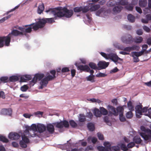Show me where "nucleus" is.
<instances>
[{
  "instance_id": "nucleus-34",
  "label": "nucleus",
  "mask_w": 151,
  "mask_h": 151,
  "mask_svg": "<svg viewBox=\"0 0 151 151\" xmlns=\"http://www.w3.org/2000/svg\"><path fill=\"white\" fill-rule=\"evenodd\" d=\"M48 81L45 77L43 78L40 82V83L42 86H46L48 83Z\"/></svg>"
},
{
  "instance_id": "nucleus-54",
  "label": "nucleus",
  "mask_w": 151,
  "mask_h": 151,
  "mask_svg": "<svg viewBox=\"0 0 151 151\" xmlns=\"http://www.w3.org/2000/svg\"><path fill=\"white\" fill-rule=\"evenodd\" d=\"M19 144L21 147L22 148H26L27 146V144L22 140L20 141Z\"/></svg>"
},
{
  "instance_id": "nucleus-46",
  "label": "nucleus",
  "mask_w": 151,
  "mask_h": 151,
  "mask_svg": "<svg viewBox=\"0 0 151 151\" xmlns=\"http://www.w3.org/2000/svg\"><path fill=\"white\" fill-rule=\"evenodd\" d=\"M22 141L28 144L29 142V140L27 137L25 135H24L22 137Z\"/></svg>"
},
{
  "instance_id": "nucleus-37",
  "label": "nucleus",
  "mask_w": 151,
  "mask_h": 151,
  "mask_svg": "<svg viewBox=\"0 0 151 151\" xmlns=\"http://www.w3.org/2000/svg\"><path fill=\"white\" fill-rule=\"evenodd\" d=\"M19 78L17 76H13L9 77V80L10 81L14 82L18 81Z\"/></svg>"
},
{
  "instance_id": "nucleus-9",
  "label": "nucleus",
  "mask_w": 151,
  "mask_h": 151,
  "mask_svg": "<svg viewBox=\"0 0 151 151\" xmlns=\"http://www.w3.org/2000/svg\"><path fill=\"white\" fill-rule=\"evenodd\" d=\"M89 10L88 7L87 6L76 7L73 8V11L75 12H78L82 11L83 13H86Z\"/></svg>"
},
{
  "instance_id": "nucleus-18",
  "label": "nucleus",
  "mask_w": 151,
  "mask_h": 151,
  "mask_svg": "<svg viewBox=\"0 0 151 151\" xmlns=\"http://www.w3.org/2000/svg\"><path fill=\"white\" fill-rule=\"evenodd\" d=\"M20 137V135L16 132H11L9 135V138L12 140H17Z\"/></svg>"
},
{
  "instance_id": "nucleus-56",
  "label": "nucleus",
  "mask_w": 151,
  "mask_h": 151,
  "mask_svg": "<svg viewBox=\"0 0 151 151\" xmlns=\"http://www.w3.org/2000/svg\"><path fill=\"white\" fill-rule=\"evenodd\" d=\"M98 137L99 139L101 140H103L104 139V137L103 135L100 132H98L97 134Z\"/></svg>"
},
{
  "instance_id": "nucleus-12",
  "label": "nucleus",
  "mask_w": 151,
  "mask_h": 151,
  "mask_svg": "<svg viewBox=\"0 0 151 151\" xmlns=\"http://www.w3.org/2000/svg\"><path fill=\"white\" fill-rule=\"evenodd\" d=\"M132 38L131 36L129 35H126L121 38L122 42L126 44H129L132 41Z\"/></svg>"
},
{
  "instance_id": "nucleus-42",
  "label": "nucleus",
  "mask_w": 151,
  "mask_h": 151,
  "mask_svg": "<svg viewBox=\"0 0 151 151\" xmlns=\"http://www.w3.org/2000/svg\"><path fill=\"white\" fill-rule=\"evenodd\" d=\"M89 66L92 69L94 70L98 69V67H97L96 64L93 62H90L89 63Z\"/></svg>"
},
{
  "instance_id": "nucleus-45",
  "label": "nucleus",
  "mask_w": 151,
  "mask_h": 151,
  "mask_svg": "<svg viewBox=\"0 0 151 151\" xmlns=\"http://www.w3.org/2000/svg\"><path fill=\"white\" fill-rule=\"evenodd\" d=\"M8 78L7 76L2 77L0 78V81L5 83L8 82Z\"/></svg>"
},
{
  "instance_id": "nucleus-17",
  "label": "nucleus",
  "mask_w": 151,
  "mask_h": 151,
  "mask_svg": "<svg viewBox=\"0 0 151 151\" xmlns=\"http://www.w3.org/2000/svg\"><path fill=\"white\" fill-rule=\"evenodd\" d=\"M108 144H109V142H105L104 143V145L105 147L99 146L97 147V149L99 151H108L109 148L108 147Z\"/></svg>"
},
{
  "instance_id": "nucleus-55",
  "label": "nucleus",
  "mask_w": 151,
  "mask_h": 151,
  "mask_svg": "<svg viewBox=\"0 0 151 151\" xmlns=\"http://www.w3.org/2000/svg\"><path fill=\"white\" fill-rule=\"evenodd\" d=\"M119 119L122 122H124L126 121V119L123 115V114H122L119 115Z\"/></svg>"
},
{
  "instance_id": "nucleus-27",
  "label": "nucleus",
  "mask_w": 151,
  "mask_h": 151,
  "mask_svg": "<svg viewBox=\"0 0 151 151\" xmlns=\"http://www.w3.org/2000/svg\"><path fill=\"white\" fill-rule=\"evenodd\" d=\"M147 4V0H139V5L141 7H145Z\"/></svg>"
},
{
  "instance_id": "nucleus-30",
  "label": "nucleus",
  "mask_w": 151,
  "mask_h": 151,
  "mask_svg": "<svg viewBox=\"0 0 151 151\" xmlns=\"http://www.w3.org/2000/svg\"><path fill=\"white\" fill-rule=\"evenodd\" d=\"M100 8V6L99 4H96L94 5L92 4V6H91L89 10L91 11V12L95 11L97 10Z\"/></svg>"
},
{
  "instance_id": "nucleus-36",
  "label": "nucleus",
  "mask_w": 151,
  "mask_h": 151,
  "mask_svg": "<svg viewBox=\"0 0 151 151\" xmlns=\"http://www.w3.org/2000/svg\"><path fill=\"white\" fill-rule=\"evenodd\" d=\"M94 77V75H90L88 76L86 78L87 81H90L91 82L93 83L95 82Z\"/></svg>"
},
{
  "instance_id": "nucleus-7",
  "label": "nucleus",
  "mask_w": 151,
  "mask_h": 151,
  "mask_svg": "<svg viewBox=\"0 0 151 151\" xmlns=\"http://www.w3.org/2000/svg\"><path fill=\"white\" fill-rule=\"evenodd\" d=\"M44 75L43 73H37L35 74L32 80L31 81L29 84L30 86H33L37 81V80H40L44 77Z\"/></svg>"
},
{
  "instance_id": "nucleus-62",
  "label": "nucleus",
  "mask_w": 151,
  "mask_h": 151,
  "mask_svg": "<svg viewBox=\"0 0 151 151\" xmlns=\"http://www.w3.org/2000/svg\"><path fill=\"white\" fill-rule=\"evenodd\" d=\"M86 117L90 119H92L93 117L92 113L91 112H87L86 114Z\"/></svg>"
},
{
  "instance_id": "nucleus-43",
  "label": "nucleus",
  "mask_w": 151,
  "mask_h": 151,
  "mask_svg": "<svg viewBox=\"0 0 151 151\" xmlns=\"http://www.w3.org/2000/svg\"><path fill=\"white\" fill-rule=\"evenodd\" d=\"M100 110L101 113V114L105 115H106L108 114V111L104 107H102L100 108Z\"/></svg>"
},
{
  "instance_id": "nucleus-29",
  "label": "nucleus",
  "mask_w": 151,
  "mask_h": 151,
  "mask_svg": "<svg viewBox=\"0 0 151 151\" xmlns=\"http://www.w3.org/2000/svg\"><path fill=\"white\" fill-rule=\"evenodd\" d=\"M44 5L43 4L39 5L37 10V12L38 14H41L43 12L44 9Z\"/></svg>"
},
{
  "instance_id": "nucleus-63",
  "label": "nucleus",
  "mask_w": 151,
  "mask_h": 151,
  "mask_svg": "<svg viewBox=\"0 0 151 151\" xmlns=\"http://www.w3.org/2000/svg\"><path fill=\"white\" fill-rule=\"evenodd\" d=\"M33 114H31L27 113L24 114L23 116L26 118H30V117L33 116Z\"/></svg>"
},
{
  "instance_id": "nucleus-58",
  "label": "nucleus",
  "mask_w": 151,
  "mask_h": 151,
  "mask_svg": "<svg viewBox=\"0 0 151 151\" xmlns=\"http://www.w3.org/2000/svg\"><path fill=\"white\" fill-rule=\"evenodd\" d=\"M125 8L128 11H132L133 9V7L132 6L129 5L125 6Z\"/></svg>"
},
{
  "instance_id": "nucleus-32",
  "label": "nucleus",
  "mask_w": 151,
  "mask_h": 151,
  "mask_svg": "<svg viewBox=\"0 0 151 151\" xmlns=\"http://www.w3.org/2000/svg\"><path fill=\"white\" fill-rule=\"evenodd\" d=\"M127 107L129 110L131 111H133L134 110V107L131 101H129L127 104Z\"/></svg>"
},
{
  "instance_id": "nucleus-33",
  "label": "nucleus",
  "mask_w": 151,
  "mask_h": 151,
  "mask_svg": "<svg viewBox=\"0 0 151 151\" xmlns=\"http://www.w3.org/2000/svg\"><path fill=\"white\" fill-rule=\"evenodd\" d=\"M94 115L97 117H100L101 116V113L98 109H95L94 110Z\"/></svg>"
},
{
  "instance_id": "nucleus-64",
  "label": "nucleus",
  "mask_w": 151,
  "mask_h": 151,
  "mask_svg": "<svg viewBox=\"0 0 151 151\" xmlns=\"http://www.w3.org/2000/svg\"><path fill=\"white\" fill-rule=\"evenodd\" d=\"M143 29L146 32H149L150 31V28L147 26H145L143 27Z\"/></svg>"
},
{
  "instance_id": "nucleus-35",
  "label": "nucleus",
  "mask_w": 151,
  "mask_h": 151,
  "mask_svg": "<svg viewBox=\"0 0 151 151\" xmlns=\"http://www.w3.org/2000/svg\"><path fill=\"white\" fill-rule=\"evenodd\" d=\"M117 2H116L115 1L112 0H110L107 3V5L108 6L112 7L116 5Z\"/></svg>"
},
{
  "instance_id": "nucleus-4",
  "label": "nucleus",
  "mask_w": 151,
  "mask_h": 151,
  "mask_svg": "<svg viewBox=\"0 0 151 151\" xmlns=\"http://www.w3.org/2000/svg\"><path fill=\"white\" fill-rule=\"evenodd\" d=\"M60 12L61 13V16L59 17V18L65 17L67 18H70L73 15V12L72 10H68L66 7L62 8L60 7Z\"/></svg>"
},
{
  "instance_id": "nucleus-38",
  "label": "nucleus",
  "mask_w": 151,
  "mask_h": 151,
  "mask_svg": "<svg viewBox=\"0 0 151 151\" xmlns=\"http://www.w3.org/2000/svg\"><path fill=\"white\" fill-rule=\"evenodd\" d=\"M143 38L142 37L138 36L135 38L134 41L137 43H140L143 41Z\"/></svg>"
},
{
  "instance_id": "nucleus-22",
  "label": "nucleus",
  "mask_w": 151,
  "mask_h": 151,
  "mask_svg": "<svg viewBox=\"0 0 151 151\" xmlns=\"http://www.w3.org/2000/svg\"><path fill=\"white\" fill-rule=\"evenodd\" d=\"M46 128L47 131L50 134H53L55 131L53 125L52 124H48L47 125Z\"/></svg>"
},
{
  "instance_id": "nucleus-1",
  "label": "nucleus",
  "mask_w": 151,
  "mask_h": 151,
  "mask_svg": "<svg viewBox=\"0 0 151 151\" xmlns=\"http://www.w3.org/2000/svg\"><path fill=\"white\" fill-rule=\"evenodd\" d=\"M54 19H55L54 17L53 18L40 19L37 22V24L34 27V28L35 29L42 28L44 27L46 23L52 24L55 21L54 20Z\"/></svg>"
},
{
  "instance_id": "nucleus-41",
  "label": "nucleus",
  "mask_w": 151,
  "mask_h": 151,
  "mask_svg": "<svg viewBox=\"0 0 151 151\" xmlns=\"http://www.w3.org/2000/svg\"><path fill=\"white\" fill-rule=\"evenodd\" d=\"M86 120V117L84 114H80L79 117V121L80 122H84Z\"/></svg>"
},
{
  "instance_id": "nucleus-40",
  "label": "nucleus",
  "mask_w": 151,
  "mask_h": 151,
  "mask_svg": "<svg viewBox=\"0 0 151 151\" xmlns=\"http://www.w3.org/2000/svg\"><path fill=\"white\" fill-rule=\"evenodd\" d=\"M127 18L128 20L131 22H133L135 21V17L131 14L128 15Z\"/></svg>"
},
{
  "instance_id": "nucleus-28",
  "label": "nucleus",
  "mask_w": 151,
  "mask_h": 151,
  "mask_svg": "<svg viewBox=\"0 0 151 151\" xmlns=\"http://www.w3.org/2000/svg\"><path fill=\"white\" fill-rule=\"evenodd\" d=\"M144 52V50H142L140 52H132V56L134 57V56L138 57L142 55Z\"/></svg>"
},
{
  "instance_id": "nucleus-50",
  "label": "nucleus",
  "mask_w": 151,
  "mask_h": 151,
  "mask_svg": "<svg viewBox=\"0 0 151 151\" xmlns=\"http://www.w3.org/2000/svg\"><path fill=\"white\" fill-rule=\"evenodd\" d=\"M43 114V112L40 111H37V112H35L33 114L36 116H37L38 117H40V115L41 116H42Z\"/></svg>"
},
{
  "instance_id": "nucleus-31",
  "label": "nucleus",
  "mask_w": 151,
  "mask_h": 151,
  "mask_svg": "<svg viewBox=\"0 0 151 151\" xmlns=\"http://www.w3.org/2000/svg\"><path fill=\"white\" fill-rule=\"evenodd\" d=\"M133 140L136 144H139L142 141L140 137L138 136H135L133 138Z\"/></svg>"
},
{
  "instance_id": "nucleus-10",
  "label": "nucleus",
  "mask_w": 151,
  "mask_h": 151,
  "mask_svg": "<svg viewBox=\"0 0 151 151\" xmlns=\"http://www.w3.org/2000/svg\"><path fill=\"white\" fill-rule=\"evenodd\" d=\"M142 106L141 104L137 105L135 107L136 115L137 118H140L141 117L140 116L142 115Z\"/></svg>"
},
{
  "instance_id": "nucleus-44",
  "label": "nucleus",
  "mask_w": 151,
  "mask_h": 151,
  "mask_svg": "<svg viewBox=\"0 0 151 151\" xmlns=\"http://www.w3.org/2000/svg\"><path fill=\"white\" fill-rule=\"evenodd\" d=\"M132 111H130L127 112L126 114V116L127 119H131L133 116V114L132 112Z\"/></svg>"
},
{
  "instance_id": "nucleus-52",
  "label": "nucleus",
  "mask_w": 151,
  "mask_h": 151,
  "mask_svg": "<svg viewBox=\"0 0 151 151\" xmlns=\"http://www.w3.org/2000/svg\"><path fill=\"white\" fill-rule=\"evenodd\" d=\"M70 126L73 128H75L77 126V124L73 120H71L69 121Z\"/></svg>"
},
{
  "instance_id": "nucleus-2",
  "label": "nucleus",
  "mask_w": 151,
  "mask_h": 151,
  "mask_svg": "<svg viewBox=\"0 0 151 151\" xmlns=\"http://www.w3.org/2000/svg\"><path fill=\"white\" fill-rule=\"evenodd\" d=\"M140 129L142 131L146 132L148 134H147L144 132H140L139 133L140 135L145 140L151 141V130L148 128L146 129L143 126H141Z\"/></svg>"
},
{
  "instance_id": "nucleus-59",
  "label": "nucleus",
  "mask_w": 151,
  "mask_h": 151,
  "mask_svg": "<svg viewBox=\"0 0 151 151\" xmlns=\"http://www.w3.org/2000/svg\"><path fill=\"white\" fill-rule=\"evenodd\" d=\"M131 47V50H138L139 49V47L136 45H133L132 47Z\"/></svg>"
},
{
  "instance_id": "nucleus-51",
  "label": "nucleus",
  "mask_w": 151,
  "mask_h": 151,
  "mask_svg": "<svg viewBox=\"0 0 151 151\" xmlns=\"http://www.w3.org/2000/svg\"><path fill=\"white\" fill-rule=\"evenodd\" d=\"M120 147L122 150L123 151H127L128 150L127 147L124 144H122L120 145Z\"/></svg>"
},
{
  "instance_id": "nucleus-21",
  "label": "nucleus",
  "mask_w": 151,
  "mask_h": 151,
  "mask_svg": "<svg viewBox=\"0 0 151 151\" xmlns=\"http://www.w3.org/2000/svg\"><path fill=\"white\" fill-rule=\"evenodd\" d=\"M12 110L11 109H2L1 111V113L4 115H10L12 114Z\"/></svg>"
},
{
  "instance_id": "nucleus-47",
  "label": "nucleus",
  "mask_w": 151,
  "mask_h": 151,
  "mask_svg": "<svg viewBox=\"0 0 151 151\" xmlns=\"http://www.w3.org/2000/svg\"><path fill=\"white\" fill-rule=\"evenodd\" d=\"M0 141L5 143H7L9 142L8 139L5 137L3 136H0Z\"/></svg>"
},
{
  "instance_id": "nucleus-48",
  "label": "nucleus",
  "mask_w": 151,
  "mask_h": 151,
  "mask_svg": "<svg viewBox=\"0 0 151 151\" xmlns=\"http://www.w3.org/2000/svg\"><path fill=\"white\" fill-rule=\"evenodd\" d=\"M117 111L118 112V113L119 114H123L124 108L121 106L118 107L117 108Z\"/></svg>"
},
{
  "instance_id": "nucleus-16",
  "label": "nucleus",
  "mask_w": 151,
  "mask_h": 151,
  "mask_svg": "<svg viewBox=\"0 0 151 151\" xmlns=\"http://www.w3.org/2000/svg\"><path fill=\"white\" fill-rule=\"evenodd\" d=\"M107 108L109 111V113L110 114H112L114 116H117L118 115L117 111V109L112 106L109 105L107 106Z\"/></svg>"
},
{
  "instance_id": "nucleus-57",
  "label": "nucleus",
  "mask_w": 151,
  "mask_h": 151,
  "mask_svg": "<svg viewBox=\"0 0 151 151\" xmlns=\"http://www.w3.org/2000/svg\"><path fill=\"white\" fill-rule=\"evenodd\" d=\"M135 145V143L133 142H131L128 144L127 147L128 148H132Z\"/></svg>"
},
{
  "instance_id": "nucleus-20",
  "label": "nucleus",
  "mask_w": 151,
  "mask_h": 151,
  "mask_svg": "<svg viewBox=\"0 0 151 151\" xmlns=\"http://www.w3.org/2000/svg\"><path fill=\"white\" fill-rule=\"evenodd\" d=\"M109 63H106L105 61H100L98 64L99 67L101 69H103L106 68L109 65Z\"/></svg>"
},
{
  "instance_id": "nucleus-24",
  "label": "nucleus",
  "mask_w": 151,
  "mask_h": 151,
  "mask_svg": "<svg viewBox=\"0 0 151 151\" xmlns=\"http://www.w3.org/2000/svg\"><path fill=\"white\" fill-rule=\"evenodd\" d=\"M117 56L116 54L111 53L108 54V58L116 64Z\"/></svg>"
},
{
  "instance_id": "nucleus-11",
  "label": "nucleus",
  "mask_w": 151,
  "mask_h": 151,
  "mask_svg": "<svg viewBox=\"0 0 151 151\" xmlns=\"http://www.w3.org/2000/svg\"><path fill=\"white\" fill-rule=\"evenodd\" d=\"M75 65L77 67V69L78 70H80L81 71H85L88 72L90 70V68L87 65H78L77 63H76L75 64Z\"/></svg>"
},
{
  "instance_id": "nucleus-3",
  "label": "nucleus",
  "mask_w": 151,
  "mask_h": 151,
  "mask_svg": "<svg viewBox=\"0 0 151 151\" xmlns=\"http://www.w3.org/2000/svg\"><path fill=\"white\" fill-rule=\"evenodd\" d=\"M37 24L36 23H32L30 24L27 25L23 26L22 27H19L18 29L24 33H30L32 31V28L34 31H36L38 29H35L34 28V27Z\"/></svg>"
},
{
  "instance_id": "nucleus-6",
  "label": "nucleus",
  "mask_w": 151,
  "mask_h": 151,
  "mask_svg": "<svg viewBox=\"0 0 151 151\" xmlns=\"http://www.w3.org/2000/svg\"><path fill=\"white\" fill-rule=\"evenodd\" d=\"M12 37L9 34L6 36H4L0 37V47L4 46V42L5 45L9 46L10 44L11 39Z\"/></svg>"
},
{
  "instance_id": "nucleus-8",
  "label": "nucleus",
  "mask_w": 151,
  "mask_h": 151,
  "mask_svg": "<svg viewBox=\"0 0 151 151\" xmlns=\"http://www.w3.org/2000/svg\"><path fill=\"white\" fill-rule=\"evenodd\" d=\"M56 125V127L58 128H62L63 127L68 128L69 126L68 122L66 120L61 121L60 122H57L54 124Z\"/></svg>"
},
{
  "instance_id": "nucleus-13",
  "label": "nucleus",
  "mask_w": 151,
  "mask_h": 151,
  "mask_svg": "<svg viewBox=\"0 0 151 151\" xmlns=\"http://www.w3.org/2000/svg\"><path fill=\"white\" fill-rule=\"evenodd\" d=\"M19 35L26 36L27 34L26 33H24L22 32H20L17 29H13L11 33L9 34V35H10L12 38L13 36H17Z\"/></svg>"
},
{
  "instance_id": "nucleus-60",
  "label": "nucleus",
  "mask_w": 151,
  "mask_h": 151,
  "mask_svg": "<svg viewBox=\"0 0 151 151\" xmlns=\"http://www.w3.org/2000/svg\"><path fill=\"white\" fill-rule=\"evenodd\" d=\"M126 4V3L125 1H120L119 2H117L116 5H121L122 6H125Z\"/></svg>"
},
{
  "instance_id": "nucleus-25",
  "label": "nucleus",
  "mask_w": 151,
  "mask_h": 151,
  "mask_svg": "<svg viewBox=\"0 0 151 151\" xmlns=\"http://www.w3.org/2000/svg\"><path fill=\"white\" fill-rule=\"evenodd\" d=\"M108 147L109 148L108 151H118L120 150V147L118 146H111V145L109 142V144H108Z\"/></svg>"
},
{
  "instance_id": "nucleus-61",
  "label": "nucleus",
  "mask_w": 151,
  "mask_h": 151,
  "mask_svg": "<svg viewBox=\"0 0 151 151\" xmlns=\"http://www.w3.org/2000/svg\"><path fill=\"white\" fill-rule=\"evenodd\" d=\"M100 54H101V55L104 58H105L106 59H108V54H107L106 53L103 52H100Z\"/></svg>"
},
{
  "instance_id": "nucleus-53",
  "label": "nucleus",
  "mask_w": 151,
  "mask_h": 151,
  "mask_svg": "<svg viewBox=\"0 0 151 151\" xmlns=\"http://www.w3.org/2000/svg\"><path fill=\"white\" fill-rule=\"evenodd\" d=\"M29 87L28 86L26 85H24V86H22L21 87V90L25 92L27 91V90L28 89Z\"/></svg>"
},
{
  "instance_id": "nucleus-19",
  "label": "nucleus",
  "mask_w": 151,
  "mask_h": 151,
  "mask_svg": "<svg viewBox=\"0 0 151 151\" xmlns=\"http://www.w3.org/2000/svg\"><path fill=\"white\" fill-rule=\"evenodd\" d=\"M26 129L24 130V135H28V137L30 138V137H34L35 136V134H31L29 132L30 131V127L28 126H25Z\"/></svg>"
},
{
  "instance_id": "nucleus-23",
  "label": "nucleus",
  "mask_w": 151,
  "mask_h": 151,
  "mask_svg": "<svg viewBox=\"0 0 151 151\" xmlns=\"http://www.w3.org/2000/svg\"><path fill=\"white\" fill-rule=\"evenodd\" d=\"M46 130V127L44 124H39L37 125V131L40 133H42Z\"/></svg>"
},
{
  "instance_id": "nucleus-26",
  "label": "nucleus",
  "mask_w": 151,
  "mask_h": 151,
  "mask_svg": "<svg viewBox=\"0 0 151 151\" xmlns=\"http://www.w3.org/2000/svg\"><path fill=\"white\" fill-rule=\"evenodd\" d=\"M123 9V7L122 6H116L113 8V11L114 13H118L120 12Z\"/></svg>"
},
{
  "instance_id": "nucleus-14",
  "label": "nucleus",
  "mask_w": 151,
  "mask_h": 151,
  "mask_svg": "<svg viewBox=\"0 0 151 151\" xmlns=\"http://www.w3.org/2000/svg\"><path fill=\"white\" fill-rule=\"evenodd\" d=\"M50 73L52 75H50L49 73H47V76L45 77L48 81L53 80L56 77V71L55 70H51L50 71Z\"/></svg>"
},
{
  "instance_id": "nucleus-49",
  "label": "nucleus",
  "mask_w": 151,
  "mask_h": 151,
  "mask_svg": "<svg viewBox=\"0 0 151 151\" xmlns=\"http://www.w3.org/2000/svg\"><path fill=\"white\" fill-rule=\"evenodd\" d=\"M30 131L32 130L33 132L37 131V125L36 126L35 124H32L31 127H30Z\"/></svg>"
},
{
  "instance_id": "nucleus-39",
  "label": "nucleus",
  "mask_w": 151,
  "mask_h": 151,
  "mask_svg": "<svg viewBox=\"0 0 151 151\" xmlns=\"http://www.w3.org/2000/svg\"><path fill=\"white\" fill-rule=\"evenodd\" d=\"M87 127L89 130L91 131L94 130L95 127L94 124L91 123H89L88 124Z\"/></svg>"
},
{
  "instance_id": "nucleus-5",
  "label": "nucleus",
  "mask_w": 151,
  "mask_h": 151,
  "mask_svg": "<svg viewBox=\"0 0 151 151\" xmlns=\"http://www.w3.org/2000/svg\"><path fill=\"white\" fill-rule=\"evenodd\" d=\"M60 7H58L55 8H49L46 10L45 12L47 13H49L50 14L53 15L55 19H59V17L61 16V13L60 12Z\"/></svg>"
},
{
  "instance_id": "nucleus-15",
  "label": "nucleus",
  "mask_w": 151,
  "mask_h": 151,
  "mask_svg": "<svg viewBox=\"0 0 151 151\" xmlns=\"http://www.w3.org/2000/svg\"><path fill=\"white\" fill-rule=\"evenodd\" d=\"M107 108L109 111V113L110 114H112L114 116H117L118 115L117 111V109L112 106L109 105L107 106Z\"/></svg>"
}]
</instances>
